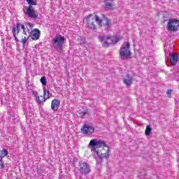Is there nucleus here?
I'll return each mask as SVG.
<instances>
[{
	"label": "nucleus",
	"mask_w": 179,
	"mask_h": 179,
	"mask_svg": "<svg viewBox=\"0 0 179 179\" xmlns=\"http://www.w3.org/2000/svg\"><path fill=\"white\" fill-rule=\"evenodd\" d=\"M14 38H15V40H16V41H19V39H17V37L16 36V35L15 36H14Z\"/></svg>",
	"instance_id": "obj_32"
},
{
	"label": "nucleus",
	"mask_w": 179,
	"mask_h": 179,
	"mask_svg": "<svg viewBox=\"0 0 179 179\" xmlns=\"http://www.w3.org/2000/svg\"><path fill=\"white\" fill-rule=\"evenodd\" d=\"M179 61V56L176 53L171 55L170 62L173 66H176Z\"/></svg>",
	"instance_id": "obj_12"
},
{
	"label": "nucleus",
	"mask_w": 179,
	"mask_h": 179,
	"mask_svg": "<svg viewBox=\"0 0 179 179\" xmlns=\"http://www.w3.org/2000/svg\"><path fill=\"white\" fill-rule=\"evenodd\" d=\"M61 104V101L59 99H55L52 101L51 109L53 111H58L59 108V105Z\"/></svg>",
	"instance_id": "obj_11"
},
{
	"label": "nucleus",
	"mask_w": 179,
	"mask_h": 179,
	"mask_svg": "<svg viewBox=\"0 0 179 179\" xmlns=\"http://www.w3.org/2000/svg\"><path fill=\"white\" fill-rule=\"evenodd\" d=\"M66 41V38H65V36L59 35L52 39V45L57 52L62 54V52H64V44H65Z\"/></svg>",
	"instance_id": "obj_3"
},
{
	"label": "nucleus",
	"mask_w": 179,
	"mask_h": 179,
	"mask_svg": "<svg viewBox=\"0 0 179 179\" xmlns=\"http://www.w3.org/2000/svg\"><path fill=\"white\" fill-rule=\"evenodd\" d=\"M150 134H152V127H150V125H147L145 134L146 136H150Z\"/></svg>",
	"instance_id": "obj_19"
},
{
	"label": "nucleus",
	"mask_w": 179,
	"mask_h": 179,
	"mask_svg": "<svg viewBox=\"0 0 179 179\" xmlns=\"http://www.w3.org/2000/svg\"><path fill=\"white\" fill-rule=\"evenodd\" d=\"M37 92H33V95L34 96V97H38V96H37Z\"/></svg>",
	"instance_id": "obj_29"
},
{
	"label": "nucleus",
	"mask_w": 179,
	"mask_h": 179,
	"mask_svg": "<svg viewBox=\"0 0 179 179\" xmlns=\"http://www.w3.org/2000/svg\"><path fill=\"white\" fill-rule=\"evenodd\" d=\"M168 96H171V93H173V90H168L166 92Z\"/></svg>",
	"instance_id": "obj_26"
},
{
	"label": "nucleus",
	"mask_w": 179,
	"mask_h": 179,
	"mask_svg": "<svg viewBox=\"0 0 179 179\" xmlns=\"http://www.w3.org/2000/svg\"><path fill=\"white\" fill-rule=\"evenodd\" d=\"M24 13L25 15H27L28 17H30L31 19H40L38 13L34 10V8H33L31 6H29Z\"/></svg>",
	"instance_id": "obj_8"
},
{
	"label": "nucleus",
	"mask_w": 179,
	"mask_h": 179,
	"mask_svg": "<svg viewBox=\"0 0 179 179\" xmlns=\"http://www.w3.org/2000/svg\"><path fill=\"white\" fill-rule=\"evenodd\" d=\"M28 32L30 33V29H28Z\"/></svg>",
	"instance_id": "obj_35"
},
{
	"label": "nucleus",
	"mask_w": 179,
	"mask_h": 179,
	"mask_svg": "<svg viewBox=\"0 0 179 179\" xmlns=\"http://www.w3.org/2000/svg\"><path fill=\"white\" fill-rule=\"evenodd\" d=\"M27 24H28L29 29H33V27L34 26V24H31V22H28Z\"/></svg>",
	"instance_id": "obj_27"
},
{
	"label": "nucleus",
	"mask_w": 179,
	"mask_h": 179,
	"mask_svg": "<svg viewBox=\"0 0 179 179\" xmlns=\"http://www.w3.org/2000/svg\"><path fill=\"white\" fill-rule=\"evenodd\" d=\"M114 3H113V0H105V9L108 10H113L114 9Z\"/></svg>",
	"instance_id": "obj_13"
},
{
	"label": "nucleus",
	"mask_w": 179,
	"mask_h": 179,
	"mask_svg": "<svg viewBox=\"0 0 179 179\" xmlns=\"http://www.w3.org/2000/svg\"><path fill=\"white\" fill-rule=\"evenodd\" d=\"M20 27H21V29H22L23 31L26 30V27H24V24H21Z\"/></svg>",
	"instance_id": "obj_28"
},
{
	"label": "nucleus",
	"mask_w": 179,
	"mask_h": 179,
	"mask_svg": "<svg viewBox=\"0 0 179 179\" xmlns=\"http://www.w3.org/2000/svg\"><path fill=\"white\" fill-rule=\"evenodd\" d=\"M21 43H22V45H26V43H27V38L26 37H24V38H22Z\"/></svg>",
	"instance_id": "obj_22"
},
{
	"label": "nucleus",
	"mask_w": 179,
	"mask_h": 179,
	"mask_svg": "<svg viewBox=\"0 0 179 179\" xmlns=\"http://www.w3.org/2000/svg\"><path fill=\"white\" fill-rule=\"evenodd\" d=\"M23 34H26V30L23 31Z\"/></svg>",
	"instance_id": "obj_33"
},
{
	"label": "nucleus",
	"mask_w": 179,
	"mask_h": 179,
	"mask_svg": "<svg viewBox=\"0 0 179 179\" xmlns=\"http://www.w3.org/2000/svg\"><path fill=\"white\" fill-rule=\"evenodd\" d=\"M1 66H0V71H1Z\"/></svg>",
	"instance_id": "obj_36"
},
{
	"label": "nucleus",
	"mask_w": 179,
	"mask_h": 179,
	"mask_svg": "<svg viewBox=\"0 0 179 179\" xmlns=\"http://www.w3.org/2000/svg\"><path fill=\"white\" fill-rule=\"evenodd\" d=\"M3 160V159H0V169H3V167H5V164Z\"/></svg>",
	"instance_id": "obj_24"
},
{
	"label": "nucleus",
	"mask_w": 179,
	"mask_h": 179,
	"mask_svg": "<svg viewBox=\"0 0 179 179\" xmlns=\"http://www.w3.org/2000/svg\"><path fill=\"white\" fill-rule=\"evenodd\" d=\"M20 26H21V24L18 22L17 23L16 27H13V37H16V33L17 34H18L19 31H20Z\"/></svg>",
	"instance_id": "obj_15"
},
{
	"label": "nucleus",
	"mask_w": 179,
	"mask_h": 179,
	"mask_svg": "<svg viewBox=\"0 0 179 179\" xmlns=\"http://www.w3.org/2000/svg\"><path fill=\"white\" fill-rule=\"evenodd\" d=\"M81 174H89L90 173V165L85 162L80 161L77 167Z\"/></svg>",
	"instance_id": "obj_7"
},
{
	"label": "nucleus",
	"mask_w": 179,
	"mask_h": 179,
	"mask_svg": "<svg viewBox=\"0 0 179 179\" xmlns=\"http://www.w3.org/2000/svg\"><path fill=\"white\" fill-rule=\"evenodd\" d=\"M94 17L95 21L96 23H98L99 27H103V26L104 30H106V31H110V30H111V27H113V21L110 18L107 17L106 15H102V19H100V17H99L97 15H95ZM103 20L106 21L103 24Z\"/></svg>",
	"instance_id": "obj_4"
},
{
	"label": "nucleus",
	"mask_w": 179,
	"mask_h": 179,
	"mask_svg": "<svg viewBox=\"0 0 179 179\" xmlns=\"http://www.w3.org/2000/svg\"><path fill=\"white\" fill-rule=\"evenodd\" d=\"M90 101H93V100H92V99H91V100H90Z\"/></svg>",
	"instance_id": "obj_37"
},
{
	"label": "nucleus",
	"mask_w": 179,
	"mask_h": 179,
	"mask_svg": "<svg viewBox=\"0 0 179 179\" xmlns=\"http://www.w3.org/2000/svg\"><path fill=\"white\" fill-rule=\"evenodd\" d=\"M41 83L43 85V86L47 85V78H45V76L41 77Z\"/></svg>",
	"instance_id": "obj_20"
},
{
	"label": "nucleus",
	"mask_w": 179,
	"mask_h": 179,
	"mask_svg": "<svg viewBox=\"0 0 179 179\" xmlns=\"http://www.w3.org/2000/svg\"><path fill=\"white\" fill-rule=\"evenodd\" d=\"M91 152H94L100 160L103 159H108L110 157V147L106 144V141L97 139H92L90 141Z\"/></svg>",
	"instance_id": "obj_1"
},
{
	"label": "nucleus",
	"mask_w": 179,
	"mask_h": 179,
	"mask_svg": "<svg viewBox=\"0 0 179 179\" xmlns=\"http://www.w3.org/2000/svg\"><path fill=\"white\" fill-rule=\"evenodd\" d=\"M94 132V127L90 126V135Z\"/></svg>",
	"instance_id": "obj_25"
},
{
	"label": "nucleus",
	"mask_w": 179,
	"mask_h": 179,
	"mask_svg": "<svg viewBox=\"0 0 179 179\" xmlns=\"http://www.w3.org/2000/svg\"><path fill=\"white\" fill-rule=\"evenodd\" d=\"M80 115H85V114H87V113L86 112H82L81 113H80Z\"/></svg>",
	"instance_id": "obj_31"
},
{
	"label": "nucleus",
	"mask_w": 179,
	"mask_h": 179,
	"mask_svg": "<svg viewBox=\"0 0 179 179\" xmlns=\"http://www.w3.org/2000/svg\"><path fill=\"white\" fill-rule=\"evenodd\" d=\"M179 27V20L176 18H171L169 20L166 29L168 31H177Z\"/></svg>",
	"instance_id": "obj_6"
},
{
	"label": "nucleus",
	"mask_w": 179,
	"mask_h": 179,
	"mask_svg": "<svg viewBox=\"0 0 179 179\" xmlns=\"http://www.w3.org/2000/svg\"><path fill=\"white\" fill-rule=\"evenodd\" d=\"M129 47H131L129 42L122 44L120 51V56L122 59H128V58L132 55V52H131Z\"/></svg>",
	"instance_id": "obj_5"
},
{
	"label": "nucleus",
	"mask_w": 179,
	"mask_h": 179,
	"mask_svg": "<svg viewBox=\"0 0 179 179\" xmlns=\"http://www.w3.org/2000/svg\"><path fill=\"white\" fill-rule=\"evenodd\" d=\"M99 40L101 43H103L102 47L104 48H108L111 44L114 45V44H117L120 40H121L118 36H99Z\"/></svg>",
	"instance_id": "obj_2"
},
{
	"label": "nucleus",
	"mask_w": 179,
	"mask_h": 179,
	"mask_svg": "<svg viewBox=\"0 0 179 179\" xmlns=\"http://www.w3.org/2000/svg\"><path fill=\"white\" fill-rule=\"evenodd\" d=\"M133 82L134 78L130 74L126 75L125 77L123 78V83L127 87L131 86Z\"/></svg>",
	"instance_id": "obj_10"
},
{
	"label": "nucleus",
	"mask_w": 179,
	"mask_h": 179,
	"mask_svg": "<svg viewBox=\"0 0 179 179\" xmlns=\"http://www.w3.org/2000/svg\"><path fill=\"white\" fill-rule=\"evenodd\" d=\"M88 148H90V143H89L88 144Z\"/></svg>",
	"instance_id": "obj_34"
},
{
	"label": "nucleus",
	"mask_w": 179,
	"mask_h": 179,
	"mask_svg": "<svg viewBox=\"0 0 179 179\" xmlns=\"http://www.w3.org/2000/svg\"><path fill=\"white\" fill-rule=\"evenodd\" d=\"M36 101L38 103V104H43V101L40 100V96L36 97Z\"/></svg>",
	"instance_id": "obj_23"
},
{
	"label": "nucleus",
	"mask_w": 179,
	"mask_h": 179,
	"mask_svg": "<svg viewBox=\"0 0 179 179\" xmlns=\"http://www.w3.org/2000/svg\"><path fill=\"white\" fill-rule=\"evenodd\" d=\"M41 34V32L38 29H34L31 31V33H29V36H31V38L32 40H38L40 38Z\"/></svg>",
	"instance_id": "obj_9"
},
{
	"label": "nucleus",
	"mask_w": 179,
	"mask_h": 179,
	"mask_svg": "<svg viewBox=\"0 0 179 179\" xmlns=\"http://www.w3.org/2000/svg\"><path fill=\"white\" fill-rule=\"evenodd\" d=\"M92 26L94 30H96V25H94V24L93 22H92Z\"/></svg>",
	"instance_id": "obj_30"
},
{
	"label": "nucleus",
	"mask_w": 179,
	"mask_h": 179,
	"mask_svg": "<svg viewBox=\"0 0 179 179\" xmlns=\"http://www.w3.org/2000/svg\"><path fill=\"white\" fill-rule=\"evenodd\" d=\"M9 155V152L7 151L6 149H3L2 150H0V159H3V157H6Z\"/></svg>",
	"instance_id": "obj_18"
},
{
	"label": "nucleus",
	"mask_w": 179,
	"mask_h": 179,
	"mask_svg": "<svg viewBox=\"0 0 179 179\" xmlns=\"http://www.w3.org/2000/svg\"><path fill=\"white\" fill-rule=\"evenodd\" d=\"M50 97H52V94L50 92V90H45V87H43V101H45Z\"/></svg>",
	"instance_id": "obj_14"
},
{
	"label": "nucleus",
	"mask_w": 179,
	"mask_h": 179,
	"mask_svg": "<svg viewBox=\"0 0 179 179\" xmlns=\"http://www.w3.org/2000/svg\"><path fill=\"white\" fill-rule=\"evenodd\" d=\"M81 131L83 134H84L85 135H87V134H89V131H90V125L84 124L81 128Z\"/></svg>",
	"instance_id": "obj_16"
},
{
	"label": "nucleus",
	"mask_w": 179,
	"mask_h": 179,
	"mask_svg": "<svg viewBox=\"0 0 179 179\" xmlns=\"http://www.w3.org/2000/svg\"><path fill=\"white\" fill-rule=\"evenodd\" d=\"M90 16H92V14H90Z\"/></svg>",
	"instance_id": "obj_38"
},
{
	"label": "nucleus",
	"mask_w": 179,
	"mask_h": 179,
	"mask_svg": "<svg viewBox=\"0 0 179 179\" xmlns=\"http://www.w3.org/2000/svg\"><path fill=\"white\" fill-rule=\"evenodd\" d=\"M27 3L29 6H33V5H37V1L34 0H27Z\"/></svg>",
	"instance_id": "obj_21"
},
{
	"label": "nucleus",
	"mask_w": 179,
	"mask_h": 179,
	"mask_svg": "<svg viewBox=\"0 0 179 179\" xmlns=\"http://www.w3.org/2000/svg\"><path fill=\"white\" fill-rule=\"evenodd\" d=\"M84 23L85 24V27H88V29L90 27V15H88L85 19H84Z\"/></svg>",
	"instance_id": "obj_17"
}]
</instances>
